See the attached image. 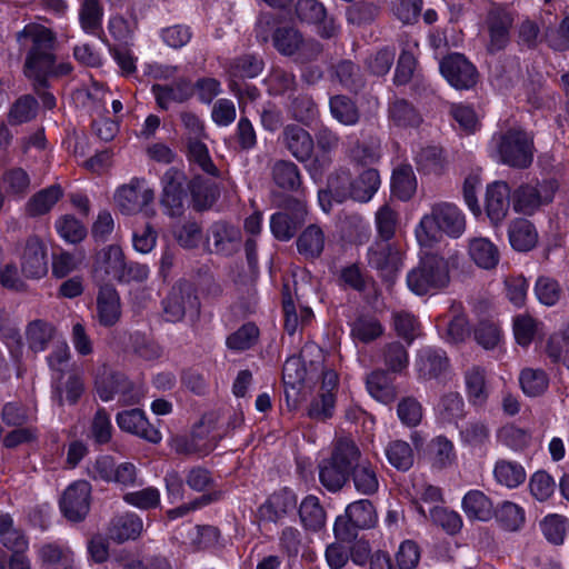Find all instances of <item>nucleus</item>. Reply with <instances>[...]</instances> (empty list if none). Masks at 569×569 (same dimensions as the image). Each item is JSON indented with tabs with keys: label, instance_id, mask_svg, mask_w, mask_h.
I'll return each mask as SVG.
<instances>
[{
	"label": "nucleus",
	"instance_id": "e2e57ef3",
	"mask_svg": "<svg viewBox=\"0 0 569 569\" xmlns=\"http://www.w3.org/2000/svg\"><path fill=\"white\" fill-rule=\"evenodd\" d=\"M103 7L100 0H82L79 20L87 33L96 34L101 29Z\"/></svg>",
	"mask_w": 569,
	"mask_h": 569
},
{
	"label": "nucleus",
	"instance_id": "ddd939ff",
	"mask_svg": "<svg viewBox=\"0 0 569 569\" xmlns=\"http://www.w3.org/2000/svg\"><path fill=\"white\" fill-rule=\"evenodd\" d=\"M442 77L457 90H468L478 82L476 67L461 53H450L439 63Z\"/></svg>",
	"mask_w": 569,
	"mask_h": 569
},
{
	"label": "nucleus",
	"instance_id": "1a4fd4ad",
	"mask_svg": "<svg viewBox=\"0 0 569 569\" xmlns=\"http://www.w3.org/2000/svg\"><path fill=\"white\" fill-rule=\"evenodd\" d=\"M200 300L196 288L186 280L178 281L162 300V309L166 321L177 323L187 315L198 317L200 313Z\"/></svg>",
	"mask_w": 569,
	"mask_h": 569
},
{
	"label": "nucleus",
	"instance_id": "c03bdc74",
	"mask_svg": "<svg viewBox=\"0 0 569 569\" xmlns=\"http://www.w3.org/2000/svg\"><path fill=\"white\" fill-rule=\"evenodd\" d=\"M63 192L59 184H52L34 193L26 204V211L31 217L49 212L59 201Z\"/></svg>",
	"mask_w": 569,
	"mask_h": 569
},
{
	"label": "nucleus",
	"instance_id": "5fc2aeb1",
	"mask_svg": "<svg viewBox=\"0 0 569 569\" xmlns=\"http://www.w3.org/2000/svg\"><path fill=\"white\" fill-rule=\"evenodd\" d=\"M190 192L193 208L197 211H203L211 208L219 196L217 187L201 177H196L191 180Z\"/></svg>",
	"mask_w": 569,
	"mask_h": 569
},
{
	"label": "nucleus",
	"instance_id": "0eeeda50",
	"mask_svg": "<svg viewBox=\"0 0 569 569\" xmlns=\"http://www.w3.org/2000/svg\"><path fill=\"white\" fill-rule=\"evenodd\" d=\"M377 521L373 503L369 499H359L349 503L345 513L337 517L333 533L338 540L350 542L357 538L359 530L373 528Z\"/></svg>",
	"mask_w": 569,
	"mask_h": 569
},
{
	"label": "nucleus",
	"instance_id": "69168bd1",
	"mask_svg": "<svg viewBox=\"0 0 569 569\" xmlns=\"http://www.w3.org/2000/svg\"><path fill=\"white\" fill-rule=\"evenodd\" d=\"M289 112L291 117L303 126H310L319 116V109L313 99L307 94L293 98Z\"/></svg>",
	"mask_w": 569,
	"mask_h": 569
},
{
	"label": "nucleus",
	"instance_id": "338daca9",
	"mask_svg": "<svg viewBox=\"0 0 569 569\" xmlns=\"http://www.w3.org/2000/svg\"><path fill=\"white\" fill-rule=\"evenodd\" d=\"M438 415L443 422H456L465 416V402L459 392L445 393L438 403Z\"/></svg>",
	"mask_w": 569,
	"mask_h": 569
},
{
	"label": "nucleus",
	"instance_id": "423d86ee",
	"mask_svg": "<svg viewBox=\"0 0 569 569\" xmlns=\"http://www.w3.org/2000/svg\"><path fill=\"white\" fill-rule=\"evenodd\" d=\"M499 160L517 169L528 168L533 160V140L523 130L509 129L492 138Z\"/></svg>",
	"mask_w": 569,
	"mask_h": 569
},
{
	"label": "nucleus",
	"instance_id": "4468645a",
	"mask_svg": "<svg viewBox=\"0 0 569 569\" xmlns=\"http://www.w3.org/2000/svg\"><path fill=\"white\" fill-rule=\"evenodd\" d=\"M367 260L382 277L392 278L402 266V252L396 242L376 239L368 248Z\"/></svg>",
	"mask_w": 569,
	"mask_h": 569
},
{
	"label": "nucleus",
	"instance_id": "f03ea898",
	"mask_svg": "<svg viewBox=\"0 0 569 569\" xmlns=\"http://www.w3.org/2000/svg\"><path fill=\"white\" fill-rule=\"evenodd\" d=\"M17 41L22 46L30 41L23 63V74L32 83L34 91L47 89L52 77L66 76L71 72L70 63H57V36L39 23H28L16 33Z\"/></svg>",
	"mask_w": 569,
	"mask_h": 569
},
{
	"label": "nucleus",
	"instance_id": "8fccbe9b",
	"mask_svg": "<svg viewBox=\"0 0 569 569\" xmlns=\"http://www.w3.org/2000/svg\"><path fill=\"white\" fill-rule=\"evenodd\" d=\"M417 189V181L411 166L401 164L393 170L391 191L402 201L412 198Z\"/></svg>",
	"mask_w": 569,
	"mask_h": 569
},
{
	"label": "nucleus",
	"instance_id": "9d476101",
	"mask_svg": "<svg viewBox=\"0 0 569 569\" xmlns=\"http://www.w3.org/2000/svg\"><path fill=\"white\" fill-rule=\"evenodd\" d=\"M280 207L282 211L270 218V229L277 240L289 241L306 221L307 203L302 199L287 197Z\"/></svg>",
	"mask_w": 569,
	"mask_h": 569
},
{
	"label": "nucleus",
	"instance_id": "f8f14e48",
	"mask_svg": "<svg viewBox=\"0 0 569 569\" xmlns=\"http://www.w3.org/2000/svg\"><path fill=\"white\" fill-rule=\"evenodd\" d=\"M91 485L86 480L70 483L62 492L59 507L62 515L70 522H81L90 511Z\"/></svg>",
	"mask_w": 569,
	"mask_h": 569
},
{
	"label": "nucleus",
	"instance_id": "49530a36",
	"mask_svg": "<svg viewBox=\"0 0 569 569\" xmlns=\"http://www.w3.org/2000/svg\"><path fill=\"white\" fill-rule=\"evenodd\" d=\"M333 73L339 83L347 90L358 93L366 86V79L360 67L351 60H341L333 67Z\"/></svg>",
	"mask_w": 569,
	"mask_h": 569
},
{
	"label": "nucleus",
	"instance_id": "5701e85b",
	"mask_svg": "<svg viewBox=\"0 0 569 569\" xmlns=\"http://www.w3.org/2000/svg\"><path fill=\"white\" fill-rule=\"evenodd\" d=\"M512 16L502 9H496L489 12L487 18V27L489 32V41L487 50L496 53L503 50L510 40V28L512 27Z\"/></svg>",
	"mask_w": 569,
	"mask_h": 569
},
{
	"label": "nucleus",
	"instance_id": "09e8293b",
	"mask_svg": "<svg viewBox=\"0 0 569 569\" xmlns=\"http://www.w3.org/2000/svg\"><path fill=\"white\" fill-rule=\"evenodd\" d=\"M522 392L531 398L542 396L549 387V377L543 369L523 368L519 373Z\"/></svg>",
	"mask_w": 569,
	"mask_h": 569
},
{
	"label": "nucleus",
	"instance_id": "6e6d98bb",
	"mask_svg": "<svg viewBox=\"0 0 569 569\" xmlns=\"http://www.w3.org/2000/svg\"><path fill=\"white\" fill-rule=\"evenodd\" d=\"M383 333L381 322L373 316H359L351 325V336L355 340L369 343Z\"/></svg>",
	"mask_w": 569,
	"mask_h": 569
},
{
	"label": "nucleus",
	"instance_id": "4c0bfd02",
	"mask_svg": "<svg viewBox=\"0 0 569 569\" xmlns=\"http://www.w3.org/2000/svg\"><path fill=\"white\" fill-rule=\"evenodd\" d=\"M299 518L306 530L317 532L326 526L327 515L319 499L309 495L299 506Z\"/></svg>",
	"mask_w": 569,
	"mask_h": 569
},
{
	"label": "nucleus",
	"instance_id": "393cba45",
	"mask_svg": "<svg viewBox=\"0 0 569 569\" xmlns=\"http://www.w3.org/2000/svg\"><path fill=\"white\" fill-rule=\"evenodd\" d=\"M510 188L505 181H496L488 186L486 194V211L495 224L501 222L509 210L511 202Z\"/></svg>",
	"mask_w": 569,
	"mask_h": 569
},
{
	"label": "nucleus",
	"instance_id": "a18cd8bd",
	"mask_svg": "<svg viewBox=\"0 0 569 569\" xmlns=\"http://www.w3.org/2000/svg\"><path fill=\"white\" fill-rule=\"evenodd\" d=\"M380 14V7L376 0L355 1L346 10V19L349 24L366 27L376 21Z\"/></svg>",
	"mask_w": 569,
	"mask_h": 569
},
{
	"label": "nucleus",
	"instance_id": "c9c22d12",
	"mask_svg": "<svg viewBox=\"0 0 569 569\" xmlns=\"http://www.w3.org/2000/svg\"><path fill=\"white\" fill-rule=\"evenodd\" d=\"M468 253L471 260L482 269H493L499 262V250L495 243L483 237L469 240Z\"/></svg>",
	"mask_w": 569,
	"mask_h": 569
},
{
	"label": "nucleus",
	"instance_id": "13d9d810",
	"mask_svg": "<svg viewBox=\"0 0 569 569\" xmlns=\"http://www.w3.org/2000/svg\"><path fill=\"white\" fill-rule=\"evenodd\" d=\"M490 77L499 89H508L521 77L519 63L515 59L498 61L491 68Z\"/></svg>",
	"mask_w": 569,
	"mask_h": 569
},
{
	"label": "nucleus",
	"instance_id": "bb28decb",
	"mask_svg": "<svg viewBox=\"0 0 569 569\" xmlns=\"http://www.w3.org/2000/svg\"><path fill=\"white\" fill-rule=\"evenodd\" d=\"M151 91L162 110H168L171 103H183L193 96V88L187 79H179L171 84H153Z\"/></svg>",
	"mask_w": 569,
	"mask_h": 569
},
{
	"label": "nucleus",
	"instance_id": "6e6552de",
	"mask_svg": "<svg viewBox=\"0 0 569 569\" xmlns=\"http://www.w3.org/2000/svg\"><path fill=\"white\" fill-rule=\"evenodd\" d=\"M558 188L559 184L555 179L522 183L512 192V208L517 213L531 216L553 201Z\"/></svg>",
	"mask_w": 569,
	"mask_h": 569
},
{
	"label": "nucleus",
	"instance_id": "2f4dec72",
	"mask_svg": "<svg viewBox=\"0 0 569 569\" xmlns=\"http://www.w3.org/2000/svg\"><path fill=\"white\" fill-rule=\"evenodd\" d=\"M53 400L58 406L62 407L64 403L63 392L66 400L69 405H76L84 391V383L82 375L77 370H69L67 372V380L54 379Z\"/></svg>",
	"mask_w": 569,
	"mask_h": 569
},
{
	"label": "nucleus",
	"instance_id": "052dcab7",
	"mask_svg": "<svg viewBox=\"0 0 569 569\" xmlns=\"http://www.w3.org/2000/svg\"><path fill=\"white\" fill-rule=\"evenodd\" d=\"M493 516L500 526L508 531H517L525 523L523 509L511 501H503L499 505L493 510Z\"/></svg>",
	"mask_w": 569,
	"mask_h": 569
},
{
	"label": "nucleus",
	"instance_id": "f704fd0d",
	"mask_svg": "<svg viewBox=\"0 0 569 569\" xmlns=\"http://www.w3.org/2000/svg\"><path fill=\"white\" fill-rule=\"evenodd\" d=\"M24 333L29 349L33 352H41L44 351L54 339L57 328L49 321L36 319L28 323Z\"/></svg>",
	"mask_w": 569,
	"mask_h": 569
},
{
	"label": "nucleus",
	"instance_id": "4d7b16f0",
	"mask_svg": "<svg viewBox=\"0 0 569 569\" xmlns=\"http://www.w3.org/2000/svg\"><path fill=\"white\" fill-rule=\"evenodd\" d=\"M385 453L389 463L399 471H407L413 466V450L411 446L403 440L389 442Z\"/></svg>",
	"mask_w": 569,
	"mask_h": 569
},
{
	"label": "nucleus",
	"instance_id": "3c124183",
	"mask_svg": "<svg viewBox=\"0 0 569 569\" xmlns=\"http://www.w3.org/2000/svg\"><path fill=\"white\" fill-rule=\"evenodd\" d=\"M122 373L113 371L107 365H101L94 372V388L102 401H109L117 396L119 387L118 381Z\"/></svg>",
	"mask_w": 569,
	"mask_h": 569
},
{
	"label": "nucleus",
	"instance_id": "603ef678",
	"mask_svg": "<svg viewBox=\"0 0 569 569\" xmlns=\"http://www.w3.org/2000/svg\"><path fill=\"white\" fill-rule=\"evenodd\" d=\"M349 477L350 472L347 469L333 463L329 458L322 460L319 465V480L331 492L340 491Z\"/></svg>",
	"mask_w": 569,
	"mask_h": 569
},
{
	"label": "nucleus",
	"instance_id": "4be33fe9",
	"mask_svg": "<svg viewBox=\"0 0 569 569\" xmlns=\"http://www.w3.org/2000/svg\"><path fill=\"white\" fill-rule=\"evenodd\" d=\"M117 423L122 431L138 436L149 442L158 443L161 441L160 431L151 426L140 409H130L117 415Z\"/></svg>",
	"mask_w": 569,
	"mask_h": 569
},
{
	"label": "nucleus",
	"instance_id": "ea45409f",
	"mask_svg": "<svg viewBox=\"0 0 569 569\" xmlns=\"http://www.w3.org/2000/svg\"><path fill=\"white\" fill-rule=\"evenodd\" d=\"M329 459L349 472L353 470L357 463L363 460L359 447L348 437H341L336 440Z\"/></svg>",
	"mask_w": 569,
	"mask_h": 569
},
{
	"label": "nucleus",
	"instance_id": "864d4df0",
	"mask_svg": "<svg viewBox=\"0 0 569 569\" xmlns=\"http://www.w3.org/2000/svg\"><path fill=\"white\" fill-rule=\"evenodd\" d=\"M263 69V61L254 54H243L232 59L228 66L230 80L256 78Z\"/></svg>",
	"mask_w": 569,
	"mask_h": 569
},
{
	"label": "nucleus",
	"instance_id": "20e7f679",
	"mask_svg": "<svg viewBox=\"0 0 569 569\" xmlns=\"http://www.w3.org/2000/svg\"><path fill=\"white\" fill-rule=\"evenodd\" d=\"M449 282V263L438 253H426L407 273V286L417 296L435 295L447 288Z\"/></svg>",
	"mask_w": 569,
	"mask_h": 569
},
{
	"label": "nucleus",
	"instance_id": "37998d69",
	"mask_svg": "<svg viewBox=\"0 0 569 569\" xmlns=\"http://www.w3.org/2000/svg\"><path fill=\"white\" fill-rule=\"evenodd\" d=\"M186 146V157L192 169L197 168L202 172L218 178L220 174L219 169L213 163L212 158L210 156L209 149L204 142L201 141H192Z\"/></svg>",
	"mask_w": 569,
	"mask_h": 569
},
{
	"label": "nucleus",
	"instance_id": "f3484780",
	"mask_svg": "<svg viewBox=\"0 0 569 569\" xmlns=\"http://www.w3.org/2000/svg\"><path fill=\"white\" fill-rule=\"evenodd\" d=\"M279 141L301 163L308 162L313 154L315 139L309 131L299 124L284 126Z\"/></svg>",
	"mask_w": 569,
	"mask_h": 569
},
{
	"label": "nucleus",
	"instance_id": "a878e982",
	"mask_svg": "<svg viewBox=\"0 0 569 569\" xmlns=\"http://www.w3.org/2000/svg\"><path fill=\"white\" fill-rule=\"evenodd\" d=\"M143 530L142 519L133 512H123L111 518L108 526V537L122 543L128 540H136Z\"/></svg>",
	"mask_w": 569,
	"mask_h": 569
},
{
	"label": "nucleus",
	"instance_id": "6ab92c4d",
	"mask_svg": "<svg viewBox=\"0 0 569 569\" xmlns=\"http://www.w3.org/2000/svg\"><path fill=\"white\" fill-rule=\"evenodd\" d=\"M122 317V305L119 292L112 284L99 287L96 298V318L104 328L116 326Z\"/></svg>",
	"mask_w": 569,
	"mask_h": 569
},
{
	"label": "nucleus",
	"instance_id": "412c9836",
	"mask_svg": "<svg viewBox=\"0 0 569 569\" xmlns=\"http://www.w3.org/2000/svg\"><path fill=\"white\" fill-rule=\"evenodd\" d=\"M21 271L27 278L40 279L48 272L47 251L36 236L27 239L21 254Z\"/></svg>",
	"mask_w": 569,
	"mask_h": 569
},
{
	"label": "nucleus",
	"instance_id": "bf43d9fd",
	"mask_svg": "<svg viewBox=\"0 0 569 569\" xmlns=\"http://www.w3.org/2000/svg\"><path fill=\"white\" fill-rule=\"evenodd\" d=\"M493 476L500 485L508 488H516L526 480V472L521 465L503 459L496 462Z\"/></svg>",
	"mask_w": 569,
	"mask_h": 569
},
{
	"label": "nucleus",
	"instance_id": "680f3d73",
	"mask_svg": "<svg viewBox=\"0 0 569 569\" xmlns=\"http://www.w3.org/2000/svg\"><path fill=\"white\" fill-rule=\"evenodd\" d=\"M302 37V33L295 27H279L272 33V41L279 53L293 57Z\"/></svg>",
	"mask_w": 569,
	"mask_h": 569
},
{
	"label": "nucleus",
	"instance_id": "a19ab883",
	"mask_svg": "<svg viewBox=\"0 0 569 569\" xmlns=\"http://www.w3.org/2000/svg\"><path fill=\"white\" fill-rule=\"evenodd\" d=\"M329 109L335 120L348 127L356 126L361 117L357 103L345 94L332 96L329 99Z\"/></svg>",
	"mask_w": 569,
	"mask_h": 569
},
{
	"label": "nucleus",
	"instance_id": "c85d7f7f",
	"mask_svg": "<svg viewBox=\"0 0 569 569\" xmlns=\"http://www.w3.org/2000/svg\"><path fill=\"white\" fill-rule=\"evenodd\" d=\"M38 558L41 569H74L73 552L57 542H47L39 547Z\"/></svg>",
	"mask_w": 569,
	"mask_h": 569
},
{
	"label": "nucleus",
	"instance_id": "2eb2a0df",
	"mask_svg": "<svg viewBox=\"0 0 569 569\" xmlns=\"http://www.w3.org/2000/svg\"><path fill=\"white\" fill-rule=\"evenodd\" d=\"M184 172L177 168H169L161 179L162 194L160 202L170 217H180L184 211Z\"/></svg>",
	"mask_w": 569,
	"mask_h": 569
},
{
	"label": "nucleus",
	"instance_id": "79ce46f5",
	"mask_svg": "<svg viewBox=\"0 0 569 569\" xmlns=\"http://www.w3.org/2000/svg\"><path fill=\"white\" fill-rule=\"evenodd\" d=\"M462 509L470 519L488 521L493 517L492 502L480 490H470L465 495Z\"/></svg>",
	"mask_w": 569,
	"mask_h": 569
},
{
	"label": "nucleus",
	"instance_id": "f257e3e1",
	"mask_svg": "<svg viewBox=\"0 0 569 569\" xmlns=\"http://www.w3.org/2000/svg\"><path fill=\"white\" fill-rule=\"evenodd\" d=\"M321 352L317 346H305L300 359L291 358L284 362L282 377L292 388L320 380L319 390L307 407V416L318 422L333 417L339 386L338 373L322 365Z\"/></svg>",
	"mask_w": 569,
	"mask_h": 569
},
{
	"label": "nucleus",
	"instance_id": "72a5a7b5",
	"mask_svg": "<svg viewBox=\"0 0 569 569\" xmlns=\"http://www.w3.org/2000/svg\"><path fill=\"white\" fill-rule=\"evenodd\" d=\"M273 182L283 190L297 192L301 189L302 178L298 166L290 160H277L271 167Z\"/></svg>",
	"mask_w": 569,
	"mask_h": 569
},
{
	"label": "nucleus",
	"instance_id": "58836bf2",
	"mask_svg": "<svg viewBox=\"0 0 569 569\" xmlns=\"http://www.w3.org/2000/svg\"><path fill=\"white\" fill-rule=\"evenodd\" d=\"M326 237L317 224L308 226L297 239V250L306 259L319 258L325 249Z\"/></svg>",
	"mask_w": 569,
	"mask_h": 569
},
{
	"label": "nucleus",
	"instance_id": "de8ad7c7",
	"mask_svg": "<svg viewBox=\"0 0 569 569\" xmlns=\"http://www.w3.org/2000/svg\"><path fill=\"white\" fill-rule=\"evenodd\" d=\"M369 393L382 403H390L397 397L396 388L388 373L383 370H375L367 377Z\"/></svg>",
	"mask_w": 569,
	"mask_h": 569
},
{
	"label": "nucleus",
	"instance_id": "0e129e2a",
	"mask_svg": "<svg viewBox=\"0 0 569 569\" xmlns=\"http://www.w3.org/2000/svg\"><path fill=\"white\" fill-rule=\"evenodd\" d=\"M259 335V328L253 322H247L227 337L226 345L230 350L244 351L258 342Z\"/></svg>",
	"mask_w": 569,
	"mask_h": 569
},
{
	"label": "nucleus",
	"instance_id": "473e14b6",
	"mask_svg": "<svg viewBox=\"0 0 569 569\" xmlns=\"http://www.w3.org/2000/svg\"><path fill=\"white\" fill-rule=\"evenodd\" d=\"M508 234L511 247L517 251H529L538 242V232L527 219H515L509 224Z\"/></svg>",
	"mask_w": 569,
	"mask_h": 569
},
{
	"label": "nucleus",
	"instance_id": "774afa93",
	"mask_svg": "<svg viewBox=\"0 0 569 569\" xmlns=\"http://www.w3.org/2000/svg\"><path fill=\"white\" fill-rule=\"evenodd\" d=\"M546 352L552 362H562L569 369V328L561 333L550 336Z\"/></svg>",
	"mask_w": 569,
	"mask_h": 569
},
{
	"label": "nucleus",
	"instance_id": "dca6fc26",
	"mask_svg": "<svg viewBox=\"0 0 569 569\" xmlns=\"http://www.w3.org/2000/svg\"><path fill=\"white\" fill-rule=\"evenodd\" d=\"M143 184L144 180L134 178L128 184L117 190L114 200L122 213H137L153 202L154 191L150 188H144Z\"/></svg>",
	"mask_w": 569,
	"mask_h": 569
},
{
	"label": "nucleus",
	"instance_id": "39448f33",
	"mask_svg": "<svg viewBox=\"0 0 569 569\" xmlns=\"http://www.w3.org/2000/svg\"><path fill=\"white\" fill-rule=\"evenodd\" d=\"M381 180L378 170L369 168L355 179H350L347 171L337 172L329 179V189L332 198L338 202L351 199L366 203L370 201L380 187Z\"/></svg>",
	"mask_w": 569,
	"mask_h": 569
},
{
	"label": "nucleus",
	"instance_id": "cd10ccee",
	"mask_svg": "<svg viewBox=\"0 0 569 569\" xmlns=\"http://www.w3.org/2000/svg\"><path fill=\"white\" fill-rule=\"evenodd\" d=\"M297 502L296 493L288 488H283L273 492L259 508V511L267 520L276 522L293 511Z\"/></svg>",
	"mask_w": 569,
	"mask_h": 569
},
{
	"label": "nucleus",
	"instance_id": "9b49d317",
	"mask_svg": "<svg viewBox=\"0 0 569 569\" xmlns=\"http://www.w3.org/2000/svg\"><path fill=\"white\" fill-rule=\"evenodd\" d=\"M88 475L96 481L113 482L121 487H133L138 479V470L133 463L117 465L111 456L98 457L88 467Z\"/></svg>",
	"mask_w": 569,
	"mask_h": 569
},
{
	"label": "nucleus",
	"instance_id": "aec40b11",
	"mask_svg": "<svg viewBox=\"0 0 569 569\" xmlns=\"http://www.w3.org/2000/svg\"><path fill=\"white\" fill-rule=\"evenodd\" d=\"M416 368L425 380H441L450 370V361L443 350L427 347L418 352Z\"/></svg>",
	"mask_w": 569,
	"mask_h": 569
},
{
	"label": "nucleus",
	"instance_id": "7c9ffc66",
	"mask_svg": "<svg viewBox=\"0 0 569 569\" xmlns=\"http://www.w3.org/2000/svg\"><path fill=\"white\" fill-rule=\"evenodd\" d=\"M355 489L362 496H373L379 490V475L377 467L368 459L357 463L350 472Z\"/></svg>",
	"mask_w": 569,
	"mask_h": 569
},
{
	"label": "nucleus",
	"instance_id": "b1692460",
	"mask_svg": "<svg viewBox=\"0 0 569 569\" xmlns=\"http://www.w3.org/2000/svg\"><path fill=\"white\" fill-rule=\"evenodd\" d=\"M94 272L102 273L103 276L123 281L127 273V263L124 261V254L119 246L111 244L97 253Z\"/></svg>",
	"mask_w": 569,
	"mask_h": 569
},
{
	"label": "nucleus",
	"instance_id": "a211bd4d",
	"mask_svg": "<svg viewBox=\"0 0 569 569\" xmlns=\"http://www.w3.org/2000/svg\"><path fill=\"white\" fill-rule=\"evenodd\" d=\"M207 241L211 246V252L231 256L240 247L241 231L227 221H216L208 229Z\"/></svg>",
	"mask_w": 569,
	"mask_h": 569
},
{
	"label": "nucleus",
	"instance_id": "c756f323",
	"mask_svg": "<svg viewBox=\"0 0 569 569\" xmlns=\"http://www.w3.org/2000/svg\"><path fill=\"white\" fill-rule=\"evenodd\" d=\"M463 377L469 403L483 407L489 397L486 370L480 366H472L465 371Z\"/></svg>",
	"mask_w": 569,
	"mask_h": 569
},
{
	"label": "nucleus",
	"instance_id": "e433bc0d",
	"mask_svg": "<svg viewBox=\"0 0 569 569\" xmlns=\"http://www.w3.org/2000/svg\"><path fill=\"white\" fill-rule=\"evenodd\" d=\"M389 119L399 128H417L422 122V116L415 106L403 98H396L388 107Z\"/></svg>",
	"mask_w": 569,
	"mask_h": 569
},
{
	"label": "nucleus",
	"instance_id": "7ed1b4c3",
	"mask_svg": "<svg viewBox=\"0 0 569 569\" xmlns=\"http://www.w3.org/2000/svg\"><path fill=\"white\" fill-rule=\"evenodd\" d=\"M465 230L466 218L462 211L453 203L438 202L421 218L416 236L420 244L431 247L443 234L456 239L462 236Z\"/></svg>",
	"mask_w": 569,
	"mask_h": 569
}]
</instances>
